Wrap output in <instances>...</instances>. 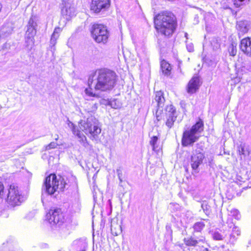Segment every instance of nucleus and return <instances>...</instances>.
I'll use <instances>...</instances> for the list:
<instances>
[{
  "mask_svg": "<svg viewBox=\"0 0 251 251\" xmlns=\"http://www.w3.org/2000/svg\"><path fill=\"white\" fill-rule=\"evenodd\" d=\"M116 82V75L115 72L107 69L97 71L90 75L88 80V88L85 90L88 96L97 97L98 95L95 91H105L112 89Z\"/></svg>",
  "mask_w": 251,
  "mask_h": 251,
  "instance_id": "1",
  "label": "nucleus"
},
{
  "mask_svg": "<svg viewBox=\"0 0 251 251\" xmlns=\"http://www.w3.org/2000/svg\"><path fill=\"white\" fill-rule=\"evenodd\" d=\"M154 24L158 32L165 36H169L176 30V20L172 13L164 11L156 16L154 19Z\"/></svg>",
  "mask_w": 251,
  "mask_h": 251,
  "instance_id": "2",
  "label": "nucleus"
},
{
  "mask_svg": "<svg viewBox=\"0 0 251 251\" xmlns=\"http://www.w3.org/2000/svg\"><path fill=\"white\" fill-rule=\"evenodd\" d=\"M203 121L199 119L191 128L185 130L181 139L182 145L183 147L192 146L199 140L200 133L203 130Z\"/></svg>",
  "mask_w": 251,
  "mask_h": 251,
  "instance_id": "3",
  "label": "nucleus"
},
{
  "mask_svg": "<svg viewBox=\"0 0 251 251\" xmlns=\"http://www.w3.org/2000/svg\"><path fill=\"white\" fill-rule=\"evenodd\" d=\"M67 185L63 178L61 176L57 178L55 174H50L46 178L42 191L48 195H52L60 191H63Z\"/></svg>",
  "mask_w": 251,
  "mask_h": 251,
  "instance_id": "4",
  "label": "nucleus"
},
{
  "mask_svg": "<svg viewBox=\"0 0 251 251\" xmlns=\"http://www.w3.org/2000/svg\"><path fill=\"white\" fill-rule=\"evenodd\" d=\"M79 128L91 139H96L101 132L98 121L94 117L90 116L86 121L81 120L79 123Z\"/></svg>",
  "mask_w": 251,
  "mask_h": 251,
  "instance_id": "5",
  "label": "nucleus"
},
{
  "mask_svg": "<svg viewBox=\"0 0 251 251\" xmlns=\"http://www.w3.org/2000/svg\"><path fill=\"white\" fill-rule=\"evenodd\" d=\"M4 192L6 197L2 199H5L7 203L12 206L18 205L25 200L21 190L15 184L10 185L7 191H4Z\"/></svg>",
  "mask_w": 251,
  "mask_h": 251,
  "instance_id": "6",
  "label": "nucleus"
},
{
  "mask_svg": "<svg viewBox=\"0 0 251 251\" xmlns=\"http://www.w3.org/2000/svg\"><path fill=\"white\" fill-rule=\"evenodd\" d=\"M91 32L93 38L96 42L99 43L107 42L109 33L106 26L101 24H94L92 27Z\"/></svg>",
  "mask_w": 251,
  "mask_h": 251,
  "instance_id": "7",
  "label": "nucleus"
},
{
  "mask_svg": "<svg viewBox=\"0 0 251 251\" xmlns=\"http://www.w3.org/2000/svg\"><path fill=\"white\" fill-rule=\"evenodd\" d=\"M46 219L52 227H59L65 222L64 216L60 209H50L46 215Z\"/></svg>",
  "mask_w": 251,
  "mask_h": 251,
  "instance_id": "8",
  "label": "nucleus"
},
{
  "mask_svg": "<svg viewBox=\"0 0 251 251\" xmlns=\"http://www.w3.org/2000/svg\"><path fill=\"white\" fill-rule=\"evenodd\" d=\"M198 144H197V149L192 152L191 158V166L193 170L196 173H198V168L200 165L202 163L204 155L202 153V149L198 147Z\"/></svg>",
  "mask_w": 251,
  "mask_h": 251,
  "instance_id": "9",
  "label": "nucleus"
},
{
  "mask_svg": "<svg viewBox=\"0 0 251 251\" xmlns=\"http://www.w3.org/2000/svg\"><path fill=\"white\" fill-rule=\"evenodd\" d=\"M110 5V0H91L90 9L99 14L106 11Z\"/></svg>",
  "mask_w": 251,
  "mask_h": 251,
  "instance_id": "10",
  "label": "nucleus"
},
{
  "mask_svg": "<svg viewBox=\"0 0 251 251\" xmlns=\"http://www.w3.org/2000/svg\"><path fill=\"white\" fill-rule=\"evenodd\" d=\"M226 224L227 225V226H226L227 234L231 231L229 234L228 241L233 243L236 240L237 237L240 235V230L238 226L234 225L231 218L228 219Z\"/></svg>",
  "mask_w": 251,
  "mask_h": 251,
  "instance_id": "11",
  "label": "nucleus"
},
{
  "mask_svg": "<svg viewBox=\"0 0 251 251\" xmlns=\"http://www.w3.org/2000/svg\"><path fill=\"white\" fill-rule=\"evenodd\" d=\"M166 125L169 128L174 125V122L177 117L176 112L174 107L172 105L167 106L166 108Z\"/></svg>",
  "mask_w": 251,
  "mask_h": 251,
  "instance_id": "12",
  "label": "nucleus"
},
{
  "mask_svg": "<svg viewBox=\"0 0 251 251\" xmlns=\"http://www.w3.org/2000/svg\"><path fill=\"white\" fill-rule=\"evenodd\" d=\"M68 126L72 129L73 134L77 137V139L79 143L84 147H87L88 143L87 141L86 136L81 132L78 127L74 125V124L68 121Z\"/></svg>",
  "mask_w": 251,
  "mask_h": 251,
  "instance_id": "13",
  "label": "nucleus"
},
{
  "mask_svg": "<svg viewBox=\"0 0 251 251\" xmlns=\"http://www.w3.org/2000/svg\"><path fill=\"white\" fill-rule=\"evenodd\" d=\"M36 34V28L27 25V30L25 33V42L26 47L30 50L34 44V36Z\"/></svg>",
  "mask_w": 251,
  "mask_h": 251,
  "instance_id": "14",
  "label": "nucleus"
},
{
  "mask_svg": "<svg viewBox=\"0 0 251 251\" xmlns=\"http://www.w3.org/2000/svg\"><path fill=\"white\" fill-rule=\"evenodd\" d=\"M61 14L64 18L69 21L75 15V8L70 3L65 2V6L61 10Z\"/></svg>",
  "mask_w": 251,
  "mask_h": 251,
  "instance_id": "15",
  "label": "nucleus"
},
{
  "mask_svg": "<svg viewBox=\"0 0 251 251\" xmlns=\"http://www.w3.org/2000/svg\"><path fill=\"white\" fill-rule=\"evenodd\" d=\"M199 77L194 76L189 81L187 85V92L189 94H193L198 90L200 86Z\"/></svg>",
  "mask_w": 251,
  "mask_h": 251,
  "instance_id": "16",
  "label": "nucleus"
},
{
  "mask_svg": "<svg viewBox=\"0 0 251 251\" xmlns=\"http://www.w3.org/2000/svg\"><path fill=\"white\" fill-rule=\"evenodd\" d=\"M241 50L246 54L251 56V38H245L241 40L240 45Z\"/></svg>",
  "mask_w": 251,
  "mask_h": 251,
  "instance_id": "17",
  "label": "nucleus"
},
{
  "mask_svg": "<svg viewBox=\"0 0 251 251\" xmlns=\"http://www.w3.org/2000/svg\"><path fill=\"white\" fill-rule=\"evenodd\" d=\"M227 235V228L226 225L223 226V229L221 230H216L212 232V237L216 240H223Z\"/></svg>",
  "mask_w": 251,
  "mask_h": 251,
  "instance_id": "18",
  "label": "nucleus"
},
{
  "mask_svg": "<svg viewBox=\"0 0 251 251\" xmlns=\"http://www.w3.org/2000/svg\"><path fill=\"white\" fill-rule=\"evenodd\" d=\"M184 242L185 244L187 246L195 247L199 243H204L205 242V238L203 236L201 237L198 239H195L193 237L184 238Z\"/></svg>",
  "mask_w": 251,
  "mask_h": 251,
  "instance_id": "19",
  "label": "nucleus"
},
{
  "mask_svg": "<svg viewBox=\"0 0 251 251\" xmlns=\"http://www.w3.org/2000/svg\"><path fill=\"white\" fill-rule=\"evenodd\" d=\"M61 31V29L60 27H56L54 29L53 33L52 34L50 39V49L52 51L55 50V45L56 42V40L59 37V33Z\"/></svg>",
  "mask_w": 251,
  "mask_h": 251,
  "instance_id": "20",
  "label": "nucleus"
},
{
  "mask_svg": "<svg viewBox=\"0 0 251 251\" xmlns=\"http://www.w3.org/2000/svg\"><path fill=\"white\" fill-rule=\"evenodd\" d=\"M73 245L77 251H85L87 247L86 242L81 239L74 241Z\"/></svg>",
  "mask_w": 251,
  "mask_h": 251,
  "instance_id": "21",
  "label": "nucleus"
},
{
  "mask_svg": "<svg viewBox=\"0 0 251 251\" xmlns=\"http://www.w3.org/2000/svg\"><path fill=\"white\" fill-rule=\"evenodd\" d=\"M154 100L157 103L158 108L162 107L165 102V99L163 97V92L161 91H157L155 93Z\"/></svg>",
  "mask_w": 251,
  "mask_h": 251,
  "instance_id": "22",
  "label": "nucleus"
},
{
  "mask_svg": "<svg viewBox=\"0 0 251 251\" xmlns=\"http://www.w3.org/2000/svg\"><path fill=\"white\" fill-rule=\"evenodd\" d=\"M205 223H209V220L205 219L202 221L195 223L193 226V228L194 229V231L199 232H201L205 226Z\"/></svg>",
  "mask_w": 251,
  "mask_h": 251,
  "instance_id": "23",
  "label": "nucleus"
},
{
  "mask_svg": "<svg viewBox=\"0 0 251 251\" xmlns=\"http://www.w3.org/2000/svg\"><path fill=\"white\" fill-rule=\"evenodd\" d=\"M237 29L240 33L244 34L248 32V23L246 21H239L237 24Z\"/></svg>",
  "mask_w": 251,
  "mask_h": 251,
  "instance_id": "24",
  "label": "nucleus"
},
{
  "mask_svg": "<svg viewBox=\"0 0 251 251\" xmlns=\"http://www.w3.org/2000/svg\"><path fill=\"white\" fill-rule=\"evenodd\" d=\"M111 230L112 234L117 236L122 232V227L120 225L112 221L111 225Z\"/></svg>",
  "mask_w": 251,
  "mask_h": 251,
  "instance_id": "25",
  "label": "nucleus"
},
{
  "mask_svg": "<svg viewBox=\"0 0 251 251\" xmlns=\"http://www.w3.org/2000/svg\"><path fill=\"white\" fill-rule=\"evenodd\" d=\"M161 68L162 71V72L167 75H168L170 74V72L171 71L172 68L170 66V64L167 62L165 60H163L161 62Z\"/></svg>",
  "mask_w": 251,
  "mask_h": 251,
  "instance_id": "26",
  "label": "nucleus"
},
{
  "mask_svg": "<svg viewBox=\"0 0 251 251\" xmlns=\"http://www.w3.org/2000/svg\"><path fill=\"white\" fill-rule=\"evenodd\" d=\"M238 151L240 155H243L244 156L249 155V150L247 148H246L244 145H240L238 147Z\"/></svg>",
  "mask_w": 251,
  "mask_h": 251,
  "instance_id": "27",
  "label": "nucleus"
},
{
  "mask_svg": "<svg viewBox=\"0 0 251 251\" xmlns=\"http://www.w3.org/2000/svg\"><path fill=\"white\" fill-rule=\"evenodd\" d=\"M204 19L205 20L206 25L212 24L215 20V17L213 14L211 13H207L205 14Z\"/></svg>",
  "mask_w": 251,
  "mask_h": 251,
  "instance_id": "28",
  "label": "nucleus"
},
{
  "mask_svg": "<svg viewBox=\"0 0 251 251\" xmlns=\"http://www.w3.org/2000/svg\"><path fill=\"white\" fill-rule=\"evenodd\" d=\"M38 21V18L35 16H32L28 23V25H27L29 26H31L33 27L36 28L37 26V22Z\"/></svg>",
  "mask_w": 251,
  "mask_h": 251,
  "instance_id": "29",
  "label": "nucleus"
},
{
  "mask_svg": "<svg viewBox=\"0 0 251 251\" xmlns=\"http://www.w3.org/2000/svg\"><path fill=\"white\" fill-rule=\"evenodd\" d=\"M158 139V138L157 136H153L150 142L153 151H155L158 148V145H157Z\"/></svg>",
  "mask_w": 251,
  "mask_h": 251,
  "instance_id": "30",
  "label": "nucleus"
},
{
  "mask_svg": "<svg viewBox=\"0 0 251 251\" xmlns=\"http://www.w3.org/2000/svg\"><path fill=\"white\" fill-rule=\"evenodd\" d=\"M228 51L230 55L235 56L237 52L236 45L232 43L228 47Z\"/></svg>",
  "mask_w": 251,
  "mask_h": 251,
  "instance_id": "31",
  "label": "nucleus"
},
{
  "mask_svg": "<svg viewBox=\"0 0 251 251\" xmlns=\"http://www.w3.org/2000/svg\"><path fill=\"white\" fill-rule=\"evenodd\" d=\"M230 215L237 220H239L241 218V215L239 211L236 209H232L230 211Z\"/></svg>",
  "mask_w": 251,
  "mask_h": 251,
  "instance_id": "32",
  "label": "nucleus"
},
{
  "mask_svg": "<svg viewBox=\"0 0 251 251\" xmlns=\"http://www.w3.org/2000/svg\"><path fill=\"white\" fill-rule=\"evenodd\" d=\"M116 173H117V176H118V178L120 180V182L121 183L123 181V179H122L123 173H122V168L121 167H119L117 169Z\"/></svg>",
  "mask_w": 251,
  "mask_h": 251,
  "instance_id": "33",
  "label": "nucleus"
},
{
  "mask_svg": "<svg viewBox=\"0 0 251 251\" xmlns=\"http://www.w3.org/2000/svg\"><path fill=\"white\" fill-rule=\"evenodd\" d=\"M6 197L4 192V186L1 182L0 181V198H3Z\"/></svg>",
  "mask_w": 251,
  "mask_h": 251,
  "instance_id": "34",
  "label": "nucleus"
},
{
  "mask_svg": "<svg viewBox=\"0 0 251 251\" xmlns=\"http://www.w3.org/2000/svg\"><path fill=\"white\" fill-rule=\"evenodd\" d=\"M245 0H234L233 4L236 7H239L241 5H243L242 2L244 1Z\"/></svg>",
  "mask_w": 251,
  "mask_h": 251,
  "instance_id": "35",
  "label": "nucleus"
},
{
  "mask_svg": "<svg viewBox=\"0 0 251 251\" xmlns=\"http://www.w3.org/2000/svg\"><path fill=\"white\" fill-rule=\"evenodd\" d=\"M109 105L112 107L113 108L117 109L120 107V105L119 104L116 103V100H112L109 102Z\"/></svg>",
  "mask_w": 251,
  "mask_h": 251,
  "instance_id": "36",
  "label": "nucleus"
},
{
  "mask_svg": "<svg viewBox=\"0 0 251 251\" xmlns=\"http://www.w3.org/2000/svg\"><path fill=\"white\" fill-rule=\"evenodd\" d=\"M58 145V144L55 143V142H51L47 147H46V149L47 150H50L51 149H53V148H55V147H57V146Z\"/></svg>",
  "mask_w": 251,
  "mask_h": 251,
  "instance_id": "37",
  "label": "nucleus"
},
{
  "mask_svg": "<svg viewBox=\"0 0 251 251\" xmlns=\"http://www.w3.org/2000/svg\"><path fill=\"white\" fill-rule=\"evenodd\" d=\"M187 49L189 52H192L194 50L193 45L191 43L187 45Z\"/></svg>",
  "mask_w": 251,
  "mask_h": 251,
  "instance_id": "38",
  "label": "nucleus"
},
{
  "mask_svg": "<svg viewBox=\"0 0 251 251\" xmlns=\"http://www.w3.org/2000/svg\"><path fill=\"white\" fill-rule=\"evenodd\" d=\"M58 138H59L58 135H56V137H55V140H58Z\"/></svg>",
  "mask_w": 251,
  "mask_h": 251,
  "instance_id": "39",
  "label": "nucleus"
},
{
  "mask_svg": "<svg viewBox=\"0 0 251 251\" xmlns=\"http://www.w3.org/2000/svg\"><path fill=\"white\" fill-rule=\"evenodd\" d=\"M203 251H209L208 249H207V248H205V249L203 250Z\"/></svg>",
  "mask_w": 251,
  "mask_h": 251,
  "instance_id": "40",
  "label": "nucleus"
},
{
  "mask_svg": "<svg viewBox=\"0 0 251 251\" xmlns=\"http://www.w3.org/2000/svg\"><path fill=\"white\" fill-rule=\"evenodd\" d=\"M249 244L251 245V241H249Z\"/></svg>",
  "mask_w": 251,
  "mask_h": 251,
  "instance_id": "41",
  "label": "nucleus"
},
{
  "mask_svg": "<svg viewBox=\"0 0 251 251\" xmlns=\"http://www.w3.org/2000/svg\"><path fill=\"white\" fill-rule=\"evenodd\" d=\"M42 202H43H43H44V201H43V198H42Z\"/></svg>",
  "mask_w": 251,
  "mask_h": 251,
  "instance_id": "42",
  "label": "nucleus"
},
{
  "mask_svg": "<svg viewBox=\"0 0 251 251\" xmlns=\"http://www.w3.org/2000/svg\"><path fill=\"white\" fill-rule=\"evenodd\" d=\"M66 0H63V1L64 2H66Z\"/></svg>",
  "mask_w": 251,
  "mask_h": 251,
  "instance_id": "43",
  "label": "nucleus"
}]
</instances>
